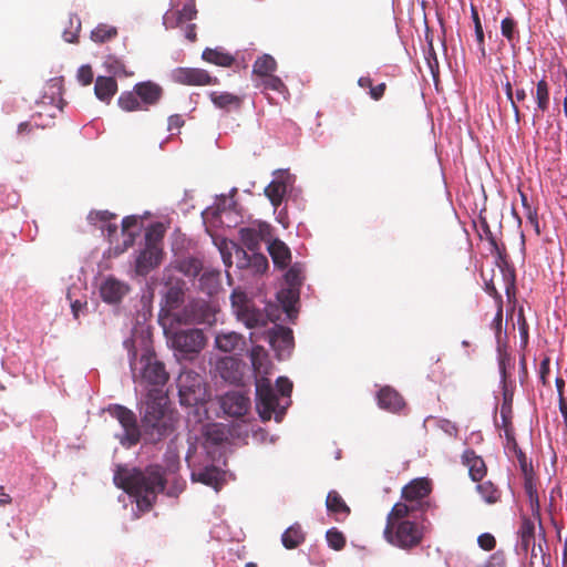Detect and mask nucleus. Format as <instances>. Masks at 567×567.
<instances>
[{
    "label": "nucleus",
    "mask_w": 567,
    "mask_h": 567,
    "mask_svg": "<svg viewBox=\"0 0 567 567\" xmlns=\"http://www.w3.org/2000/svg\"><path fill=\"white\" fill-rule=\"evenodd\" d=\"M78 81L86 86V85H90L92 82H93V71H92V68L90 65H82L80 66V69L78 70Z\"/></svg>",
    "instance_id": "obj_62"
},
{
    "label": "nucleus",
    "mask_w": 567,
    "mask_h": 567,
    "mask_svg": "<svg viewBox=\"0 0 567 567\" xmlns=\"http://www.w3.org/2000/svg\"><path fill=\"white\" fill-rule=\"evenodd\" d=\"M179 402L182 405L195 406L208 399L207 388L200 374L184 370L177 378Z\"/></svg>",
    "instance_id": "obj_10"
},
{
    "label": "nucleus",
    "mask_w": 567,
    "mask_h": 567,
    "mask_svg": "<svg viewBox=\"0 0 567 567\" xmlns=\"http://www.w3.org/2000/svg\"><path fill=\"white\" fill-rule=\"evenodd\" d=\"M184 22L192 21L196 18L197 10L195 8V0H189L181 10H177Z\"/></svg>",
    "instance_id": "obj_61"
},
{
    "label": "nucleus",
    "mask_w": 567,
    "mask_h": 567,
    "mask_svg": "<svg viewBox=\"0 0 567 567\" xmlns=\"http://www.w3.org/2000/svg\"><path fill=\"white\" fill-rule=\"evenodd\" d=\"M178 324H209L215 321V309L204 299L189 300L182 310L172 313Z\"/></svg>",
    "instance_id": "obj_11"
},
{
    "label": "nucleus",
    "mask_w": 567,
    "mask_h": 567,
    "mask_svg": "<svg viewBox=\"0 0 567 567\" xmlns=\"http://www.w3.org/2000/svg\"><path fill=\"white\" fill-rule=\"evenodd\" d=\"M257 87H264L265 90H271L275 92L284 93L286 91V85L281 81L280 78L270 74L264 78H260V80L256 83Z\"/></svg>",
    "instance_id": "obj_49"
},
{
    "label": "nucleus",
    "mask_w": 567,
    "mask_h": 567,
    "mask_svg": "<svg viewBox=\"0 0 567 567\" xmlns=\"http://www.w3.org/2000/svg\"><path fill=\"white\" fill-rule=\"evenodd\" d=\"M300 297V289L295 287H289L281 289L278 295L277 299L282 306L285 312L288 315L289 318H292L293 315H296V305L299 301Z\"/></svg>",
    "instance_id": "obj_31"
},
{
    "label": "nucleus",
    "mask_w": 567,
    "mask_h": 567,
    "mask_svg": "<svg viewBox=\"0 0 567 567\" xmlns=\"http://www.w3.org/2000/svg\"><path fill=\"white\" fill-rule=\"evenodd\" d=\"M164 94L163 87L152 81L136 83L133 91H124L117 99L118 106L125 112L147 111L156 105Z\"/></svg>",
    "instance_id": "obj_4"
},
{
    "label": "nucleus",
    "mask_w": 567,
    "mask_h": 567,
    "mask_svg": "<svg viewBox=\"0 0 567 567\" xmlns=\"http://www.w3.org/2000/svg\"><path fill=\"white\" fill-rule=\"evenodd\" d=\"M117 92V82L113 76H97L94 85L95 96L109 103Z\"/></svg>",
    "instance_id": "obj_28"
},
{
    "label": "nucleus",
    "mask_w": 567,
    "mask_h": 567,
    "mask_svg": "<svg viewBox=\"0 0 567 567\" xmlns=\"http://www.w3.org/2000/svg\"><path fill=\"white\" fill-rule=\"evenodd\" d=\"M230 300L237 319L249 329L262 328L270 321H274V318L266 309L257 308L243 291L234 290Z\"/></svg>",
    "instance_id": "obj_7"
},
{
    "label": "nucleus",
    "mask_w": 567,
    "mask_h": 567,
    "mask_svg": "<svg viewBox=\"0 0 567 567\" xmlns=\"http://www.w3.org/2000/svg\"><path fill=\"white\" fill-rule=\"evenodd\" d=\"M231 193H233L231 196H234L237 193V189L234 188ZM234 205H235V202H234L233 197L227 198L226 196H221L218 199V203L215 207H209L203 212V218L205 221H207L209 219H219V221L223 223L221 218H223L224 214H227V207H230Z\"/></svg>",
    "instance_id": "obj_35"
},
{
    "label": "nucleus",
    "mask_w": 567,
    "mask_h": 567,
    "mask_svg": "<svg viewBox=\"0 0 567 567\" xmlns=\"http://www.w3.org/2000/svg\"><path fill=\"white\" fill-rule=\"evenodd\" d=\"M524 488H525V492H526V494L528 496L533 515L538 520L540 532L544 533L543 526H542V523H540L539 497H538V493H537V488H536V484L534 482L533 475L524 477ZM543 538L545 539V534H543Z\"/></svg>",
    "instance_id": "obj_32"
},
{
    "label": "nucleus",
    "mask_w": 567,
    "mask_h": 567,
    "mask_svg": "<svg viewBox=\"0 0 567 567\" xmlns=\"http://www.w3.org/2000/svg\"><path fill=\"white\" fill-rule=\"evenodd\" d=\"M81 31V20L76 14L69 18V27L63 31V38L69 43H76Z\"/></svg>",
    "instance_id": "obj_48"
},
{
    "label": "nucleus",
    "mask_w": 567,
    "mask_h": 567,
    "mask_svg": "<svg viewBox=\"0 0 567 567\" xmlns=\"http://www.w3.org/2000/svg\"><path fill=\"white\" fill-rule=\"evenodd\" d=\"M256 406L262 421H269L274 416L280 422L286 413V406H280L270 380L264 377L256 382Z\"/></svg>",
    "instance_id": "obj_9"
},
{
    "label": "nucleus",
    "mask_w": 567,
    "mask_h": 567,
    "mask_svg": "<svg viewBox=\"0 0 567 567\" xmlns=\"http://www.w3.org/2000/svg\"><path fill=\"white\" fill-rule=\"evenodd\" d=\"M327 511L333 514L337 519L349 516L350 507L346 504L344 499L337 491H330L326 499Z\"/></svg>",
    "instance_id": "obj_33"
},
{
    "label": "nucleus",
    "mask_w": 567,
    "mask_h": 567,
    "mask_svg": "<svg viewBox=\"0 0 567 567\" xmlns=\"http://www.w3.org/2000/svg\"><path fill=\"white\" fill-rule=\"evenodd\" d=\"M305 269V264L302 262L292 264L285 274L287 286L300 289L306 279Z\"/></svg>",
    "instance_id": "obj_39"
},
{
    "label": "nucleus",
    "mask_w": 567,
    "mask_h": 567,
    "mask_svg": "<svg viewBox=\"0 0 567 567\" xmlns=\"http://www.w3.org/2000/svg\"><path fill=\"white\" fill-rule=\"evenodd\" d=\"M463 461L468 466V473L474 482H480L486 475V465L481 456H477L474 451H465Z\"/></svg>",
    "instance_id": "obj_29"
},
{
    "label": "nucleus",
    "mask_w": 567,
    "mask_h": 567,
    "mask_svg": "<svg viewBox=\"0 0 567 567\" xmlns=\"http://www.w3.org/2000/svg\"><path fill=\"white\" fill-rule=\"evenodd\" d=\"M383 536L393 546L411 549L421 544L424 532L419 523L409 519L393 525H385Z\"/></svg>",
    "instance_id": "obj_8"
},
{
    "label": "nucleus",
    "mask_w": 567,
    "mask_h": 567,
    "mask_svg": "<svg viewBox=\"0 0 567 567\" xmlns=\"http://www.w3.org/2000/svg\"><path fill=\"white\" fill-rule=\"evenodd\" d=\"M206 344V338L200 329L179 330L172 337V346L182 357L193 358Z\"/></svg>",
    "instance_id": "obj_12"
},
{
    "label": "nucleus",
    "mask_w": 567,
    "mask_h": 567,
    "mask_svg": "<svg viewBox=\"0 0 567 567\" xmlns=\"http://www.w3.org/2000/svg\"><path fill=\"white\" fill-rule=\"evenodd\" d=\"M249 406V398L237 391L228 392L221 398V408L230 416H244L248 412Z\"/></svg>",
    "instance_id": "obj_20"
},
{
    "label": "nucleus",
    "mask_w": 567,
    "mask_h": 567,
    "mask_svg": "<svg viewBox=\"0 0 567 567\" xmlns=\"http://www.w3.org/2000/svg\"><path fill=\"white\" fill-rule=\"evenodd\" d=\"M168 398L161 388L151 389L145 401L143 426L157 439L166 436L174 427V417L168 410Z\"/></svg>",
    "instance_id": "obj_3"
},
{
    "label": "nucleus",
    "mask_w": 567,
    "mask_h": 567,
    "mask_svg": "<svg viewBox=\"0 0 567 567\" xmlns=\"http://www.w3.org/2000/svg\"><path fill=\"white\" fill-rule=\"evenodd\" d=\"M168 243L171 248H185V246L188 244V239L186 235L181 230V228L175 227L169 233Z\"/></svg>",
    "instance_id": "obj_57"
},
{
    "label": "nucleus",
    "mask_w": 567,
    "mask_h": 567,
    "mask_svg": "<svg viewBox=\"0 0 567 567\" xmlns=\"http://www.w3.org/2000/svg\"><path fill=\"white\" fill-rule=\"evenodd\" d=\"M117 35L115 27L101 23L91 31V40L95 43H104Z\"/></svg>",
    "instance_id": "obj_43"
},
{
    "label": "nucleus",
    "mask_w": 567,
    "mask_h": 567,
    "mask_svg": "<svg viewBox=\"0 0 567 567\" xmlns=\"http://www.w3.org/2000/svg\"><path fill=\"white\" fill-rule=\"evenodd\" d=\"M504 91H505L507 100L511 103V107H512L513 113H514L515 122L518 124L520 122L522 114H520L518 104L516 103V101L514 99L513 85L509 82V80H506V82L504 83Z\"/></svg>",
    "instance_id": "obj_58"
},
{
    "label": "nucleus",
    "mask_w": 567,
    "mask_h": 567,
    "mask_svg": "<svg viewBox=\"0 0 567 567\" xmlns=\"http://www.w3.org/2000/svg\"><path fill=\"white\" fill-rule=\"evenodd\" d=\"M378 404L381 409L390 412L401 411L405 403L401 394L391 386H383L377 395Z\"/></svg>",
    "instance_id": "obj_25"
},
{
    "label": "nucleus",
    "mask_w": 567,
    "mask_h": 567,
    "mask_svg": "<svg viewBox=\"0 0 567 567\" xmlns=\"http://www.w3.org/2000/svg\"><path fill=\"white\" fill-rule=\"evenodd\" d=\"M267 340L280 360L287 358L295 346L292 330L279 324L267 331Z\"/></svg>",
    "instance_id": "obj_17"
},
{
    "label": "nucleus",
    "mask_w": 567,
    "mask_h": 567,
    "mask_svg": "<svg viewBox=\"0 0 567 567\" xmlns=\"http://www.w3.org/2000/svg\"><path fill=\"white\" fill-rule=\"evenodd\" d=\"M244 342L241 334L230 331L216 336V347L224 352H231Z\"/></svg>",
    "instance_id": "obj_36"
},
{
    "label": "nucleus",
    "mask_w": 567,
    "mask_h": 567,
    "mask_svg": "<svg viewBox=\"0 0 567 567\" xmlns=\"http://www.w3.org/2000/svg\"><path fill=\"white\" fill-rule=\"evenodd\" d=\"M107 412L120 422L124 430L122 442H126L130 446L138 443L141 432L133 411L123 405L113 404L109 406Z\"/></svg>",
    "instance_id": "obj_13"
},
{
    "label": "nucleus",
    "mask_w": 567,
    "mask_h": 567,
    "mask_svg": "<svg viewBox=\"0 0 567 567\" xmlns=\"http://www.w3.org/2000/svg\"><path fill=\"white\" fill-rule=\"evenodd\" d=\"M523 207L525 209V215L528 221L535 227L536 231H538V216L537 210L532 207L528 203L527 195L523 192H519Z\"/></svg>",
    "instance_id": "obj_56"
},
{
    "label": "nucleus",
    "mask_w": 567,
    "mask_h": 567,
    "mask_svg": "<svg viewBox=\"0 0 567 567\" xmlns=\"http://www.w3.org/2000/svg\"><path fill=\"white\" fill-rule=\"evenodd\" d=\"M267 360V353L260 346H255L250 351V361L254 370L258 373H267L265 368V361Z\"/></svg>",
    "instance_id": "obj_47"
},
{
    "label": "nucleus",
    "mask_w": 567,
    "mask_h": 567,
    "mask_svg": "<svg viewBox=\"0 0 567 567\" xmlns=\"http://www.w3.org/2000/svg\"><path fill=\"white\" fill-rule=\"evenodd\" d=\"M282 545L287 549H293L305 542V534L299 525H292L281 536Z\"/></svg>",
    "instance_id": "obj_40"
},
{
    "label": "nucleus",
    "mask_w": 567,
    "mask_h": 567,
    "mask_svg": "<svg viewBox=\"0 0 567 567\" xmlns=\"http://www.w3.org/2000/svg\"><path fill=\"white\" fill-rule=\"evenodd\" d=\"M514 451H515L516 457L518 460L520 471L524 474V477L533 475L532 463L528 462L525 453L520 449H518V446L516 449H514Z\"/></svg>",
    "instance_id": "obj_60"
},
{
    "label": "nucleus",
    "mask_w": 567,
    "mask_h": 567,
    "mask_svg": "<svg viewBox=\"0 0 567 567\" xmlns=\"http://www.w3.org/2000/svg\"><path fill=\"white\" fill-rule=\"evenodd\" d=\"M143 219V229L137 244H144V248H161L167 231L171 229V219L151 221L145 224Z\"/></svg>",
    "instance_id": "obj_16"
},
{
    "label": "nucleus",
    "mask_w": 567,
    "mask_h": 567,
    "mask_svg": "<svg viewBox=\"0 0 567 567\" xmlns=\"http://www.w3.org/2000/svg\"><path fill=\"white\" fill-rule=\"evenodd\" d=\"M193 481L200 482L218 491L221 486L223 474L216 466H207L192 474Z\"/></svg>",
    "instance_id": "obj_30"
},
{
    "label": "nucleus",
    "mask_w": 567,
    "mask_h": 567,
    "mask_svg": "<svg viewBox=\"0 0 567 567\" xmlns=\"http://www.w3.org/2000/svg\"><path fill=\"white\" fill-rule=\"evenodd\" d=\"M415 511H419L415 505L405 501L399 502L394 504L392 509L389 512L385 525H393L395 523L409 520L408 517Z\"/></svg>",
    "instance_id": "obj_34"
},
{
    "label": "nucleus",
    "mask_w": 567,
    "mask_h": 567,
    "mask_svg": "<svg viewBox=\"0 0 567 567\" xmlns=\"http://www.w3.org/2000/svg\"><path fill=\"white\" fill-rule=\"evenodd\" d=\"M289 175L279 173L278 176L265 188V195L275 208H278L287 193Z\"/></svg>",
    "instance_id": "obj_23"
},
{
    "label": "nucleus",
    "mask_w": 567,
    "mask_h": 567,
    "mask_svg": "<svg viewBox=\"0 0 567 567\" xmlns=\"http://www.w3.org/2000/svg\"><path fill=\"white\" fill-rule=\"evenodd\" d=\"M203 60L208 63H213L219 66H230L233 65L235 59L228 52H225L219 49H205L202 54Z\"/></svg>",
    "instance_id": "obj_37"
},
{
    "label": "nucleus",
    "mask_w": 567,
    "mask_h": 567,
    "mask_svg": "<svg viewBox=\"0 0 567 567\" xmlns=\"http://www.w3.org/2000/svg\"><path fill=\"white\" fill-rule=\"evenodd\" d=\"M432 492V484L429 478L421 477L412 480L402 488V498L416 506L421 512H425L430 507L426 499Z\"/></svg>",
    "instance_id": "obj_14"
},
{
    "label": "nucleus",
    "mask_w": 567,
    "mask_h": 567,
    "mask_svg": "<svg viewBox=\"0 0 567 567\" xmlns=\"http://www.w3.org/2000/svg\"><path fill=\"white\" fill-rule=\"evenodd\" d=\"M223 259L235 258L236 265L240 269H246L250 266V259L256 250H220Z\"/></svg>",
    "instance_id": "obj_44"
},
{
    "label": "nucleus",
    "mask_w": 567,
    "mask_h": 567,
    "mask_svg": "<svg viewBox=\"0 0 567 567\" xmlns=\"http://www.w3.org/2000/svg\"><path fill=\"white\" fill-rule=\"evenodd\" d=\"M476 491L487 504H495L501 501L502 493L491 481L477 484Z\"/></svg>",
    "instance_id": "obj_42"
},
{
    "label": "nucleus",
    "mask_w": 567,
    "mask_h": 567,
    "mask_svg": "<svg viewBox=\"0 0 567 567\" xmlns=\"http://www.w3.org/2000/svg\"><path fill=\"white\" fill-rule=\"evenodd\" d=\"M172 80L182 85L205 86L218 84V79L206 70L198 68H176L172 71Z\"/></svg>",
    "instance_id": "obj_15"
},
{
    "label": "nucleus",
    "mask_w": 567,
    "mask_h": 567,
    "mask_svg": "<svg viewBox=\"0 0 567 567\" xmlns=\"http://www.w3.org/2000/svg\"><path fill=\"white\" fill-rule=\"evenodd\" d=\"M512 403L505 399L501 406L502 426H512Z\"/></svg>",
    "instance_id": "obj_63"
},
{
    "label": "nucleus",
    "mask_w": 567,
    "mask_h": 567,
    "mask_svg": "<svg viewBox=\"0 0 567 567\" xmlns=\"http://www.w3.org/2000/svg\"><path fill=\"white\" fill-rule=\"evenodd\" d=\"M163 259V250H140L135 260V271L140 276H146L155 267H157Z\"/></svg>",
    "instance_id": "obj_24"
},
{
    "label": "nucleus",
    "mask_w": 567,
    "mask_h": 567,
    "mask_svg": "<svg viewBox=\"0 0 567 567\" xmlns=\"http://www.w3.org/2000/svg\"><path fill=\"white\" fill-rule=\"evenodd\" d=\"M114 483L134 498L140 512L146 513L154 507L157 496L165 489V471L159 465H150L144 470L118 467Z\"/></svg>",
    "instance_id": "obj_1"
},
{
    "label": "nucleus",
    "mask_w": 567,
    "mask_h": 567,
    "mask_svg": "<svg viewBox=\"0 0 567 567\" xmlns=\"http://www.w3.org/2000/svg\"><path fill=\"white\" fill-rule=\"evenodd\" d=\"M496 264L502 272L505 291L509 296L515 288L516 275L514 266L509 264L507 250H496Z\"/></svg>",
    "instance_id": "obj_26"
},
{
    "label": "nucleus",
    "mask_w": 567,
    "mask_h": 567,
    "mask_svg": "<svg viewBox=\"0 0 567 567\" xmlns=\"http://www.w3.org/2000/svg\"><path fill=\"white\" fill-rule=\"evenodd\" d=\"M474 226L481 241L487 244L491 248H505L501 238V225L494 224L492 227L486 210L481 212L478 219L474 221Z\"/></svg>",
    "instance_id": "obj_18"
},
{
    "label": "nucleus",
    "mask_w": 567,
    "mask_h": 567,
    "mask_svg": "<svg viewBox=\"0 0 567 567\" xmlns=\"http://www.w3.org/2000/svg\"><path fill=\"white\" fill-rule=\"evenodd\" d=\"M152 216L150 212L124 216L121 220V228L116 223L117 215L107 209H92L86 216L91 226L100 229L102 236L115 248H132L137 245L143 229V219Z\"/></svg>",
    "instance_id": "obj_2"
},
{
    "label": "nucleus",
    "mask_w": 567,
    "mask_h": 567,
    "mask_svg": "<svg viewBox=\"0 0 567 567\" xmlns=\"http://www.w3.org/2000/svg\"><path fill=\"white\" fill-rule=\"evenodd\" d=\"M329 546L334 550H341L346 545L344 535L336 528H331L326 534Z\"/></svg>",
    "instance_id": "obj_52"
},
{
    "label": "nucleus",
    "mask_w": 567,
    "mask_h": 567,
    "mask_svg": "<svg viewBox=\"0 0 567 567\" xmlns=\"http://www.w3.org/2000/svg\"><path fill=\"white\" fill-rule=\"evenodd\" d=\"M130 286L113 276L106 277L100 286V296L109 305H117L128 293Z\"/></svg>",
    "instance_id": "obj_19"
},
{
    "label": "nucleus",
    "mask_w": 567,
    "mask_h": 567,
    "mask_svg": "<svg viewBox=\"0 0 567 567\" xmlns=\"http://www.w3.org/2000/svg\"><path fill=\"white\" fill-rule=\"evenodd\" d=\"M185 23L177 10H169L163 16V24L166 29H175Z\"/></svg>",
    "instance_id": "obj_59"
},
{
    "label": "nucleus",
    "mask_w": 567,
    "mask_h": 567,
    "mask_svg": "<svg viewBox=\"0 0 567 567\" xmlns=\"http://www.w3.org/2000/svg\"><path fill=\"white\" fill-rule=\"evenodd\" d=\"M516 28H517V23L511 17L503 19L501 22L502 35L504 38H506L509 42H513L516 38V34H517Z\"/></svg>",
    "instance_id": "obj_55"
},
{
    "label": "nucleus",
    "mask_w": 567,
    "mask_h": 567,
    "mask_svg": "<svg viewBox=\"0 0 567 567\" xmlns=\"http://www.w3.org/2000/svg\"><path fill=\"white\" fill-rule=\"evenodd\" d=\"M238 238L246 248H288V246L278 238L275 228L267 221L252 220L249 224L239 227Z\"/></svg>",
    "instance_id": "obj_5"
},
{
    "label": "nucleus",
    "mask_w": 567,
    "mask_h": 567,
    "mask_svg": "<svg viewBox=\"0 0 567 567\" xmlns=\"http://www.w3.org/2000/svg\"><path fill=\"white\" fill-rule=\"evenodd\" d=\"M136 353L132 352L131 369L134 382L141 385L163 386L168 381V373L163 362L158 361L155 353L147 351L140 359L141 371L136 373L135 360Z\"/></svg>",
    "instance_id": "obj_6"
},
{
    "label": "nucleus",
    "mask_w": 567,
    "mask_h": 567,
    "mask_svg": "<svg viewBox=\"0 0 567 567\" xmlns=\"http://www.w3.org/2000/svg\"><path fill=\"white\" fill-rule=\"evenodd\" d=\"M477 543L484 550H492L496 546V539L492 534L485 533L478 536Z\"/></svg>",
    "instance_id": "obj_64"
},
{
    "label": "nucleus",
    "mask_w": 567,
    "mask_h": 567,
    "mask_svg": "<svg viewBox=\"0 0 567 567\" xmlns=\"http://www.w3.org/2000/svg\"><path fill=\"white\" fill-rule=\"evenodd\" d=\"M186 284L184 280L177 279L167 284V290L164 296L165 310L172 317L173 311L177 310L184 302Z\"/></svg>",
    "instance_id": "obj_21"
},
{
    "label": "nucleus",
    "mask_w": 567,
    "mask_h": 567,
    "mask_svg": "<svg viewBox=\"0 0 567 567\" xmlns=\"http://www.w3.org/2000/svg\"><path fill=\"white\" fill-rule=\"evenodd\" d=\"M276 60L269 54H264L255 61L252 72L255 75L264 78L272 74L276 71Z\"/></svg>",
    "instance_id": "obj_41"
},
{
    "label": "nucleus",
    "mask_w": 567,
    "mask_h": 567,
    "mask_svg": "<svg viewBox=\"0 0 567 567\" xmlns=\"http://www.w3.org/2000/svg\"><path fill=\"white\" fill-rule=\"evenodd\" d=\"M246 269H249L255 274L265 272L268 269L267 257L259 250H256V252L252 254V257L250 259V266H248Z\"/></svg>",
    "instance_id": "obj_51"
},
{
    "label": "nucleus",
    "mask_w": 567,
    "mask_h": 567,
    "mask_svg": "<svg viewBox=\"0 0 567 567\" xmlns=\"http://www.w3.org/2000/svg\"><path fill=\"white\" fill-rule=\"evenodd\" d=\"M272 258L275 267L286 268L291 262V250H268Z\"/></svg>",
    "instance_id": "obj_54"
},
{
    "label": "nucleus",
    "mask_w": 567,
    "mask_h": 567,
    "mask_svg": "<svg viewBox=\"0 0 567 567\" xmlns=\"http://www.w3.org/2000/svg\"><path fill=\"white\" fill-rule=\"evenodd\" d=\"M534 97L536 102V109L533 115V124L535 125L536 122L540 118L539 112L545 113L548 111L550 104L549 84L545 78L536 83Z\"/></svg>",
    "instance_id": "obj_27"
},
{
    "label": "nucleus",
    "mask_w": 567,
    "mask_h": 567,
    "mask_svg": "<svg viewBox=\"0 0 567 567\" xmlns=\"http://www.w3.org/2000/svg\"><path fill=\"white\" fill-rule=\"evenodd\" d=\"M535 520L532 519L530 517L523 516L518 529V535L520 538L519 546L525 554L530 551L532 558L537 557V554L535 553Z\"/></svg>",
    "instance_id": "obj_22"
},
{
    "label": "nucleus",
    "mask_w": 567,
    "mask_h": 567,
    "mask_svg": "<svg viewBox=\"0 0 567 567\" xmlns=\"http://www.w3.org/2000/svg\"><path fill=\"white\" fill-rule=\"evenodd\" d=\"M206 443L212 445H220L227 441V432L219 424H212L206 426L204 432Z\"/></svg>",
    "instance_id": "obj_45"
},
{
    "label": "nucleus",
    "mask_w": 567,
    "mask_h": 567,
    "mask_svg": "<svg viewBox=\"0 0 567 567\" xmlns=\"http://www.w3.org/2000/svg\"><path fill=\"white\" fill-rule=\"evenodd\" d=\"M209 96L214 105L219 109H238L241 104V99L239 96L228 92H212Z\"/></svg>",
    "instance_id": "obj_38"
},
{
    "label": "nucleus",
    "mask_w": 567,
    "mask_h": 567,
    "mask_svg": "<svg viewBox=\"0 0 567 567\" xmlns=\"http://www.w3.org/2000/svg\"><path fill=\"white\" fill-rule=\"evenodd\" d=\"M176 268L187 277H196L202 271V262L199 259L189 257L177 261Z\"/></svg>",
    "instance_id": "obj_46"
},
{
    "label": "nucleus",
    "mask_w": 567,
    "mask_h": 567,
    "mask_svg": "<svg viewBox=\"0 0 567 567\" xmlns=\"http://www.w3.org/2000/svg\"><path fill=\"white\" fill-rule=\"evenodd\" d=\"M471 14H472V19H473L474 27H475V37H476V41L480 47L481 55H482V58H485L486 51H485V45H484V31H483V27H482L481 19H480L478 11H477L476 7H474V6L471 7Z\"/></svg>",
    "instance_id": "obj_50"
},
{
    "label": "nucleus",
    "mask_w": 567,
    "mask_h": 567,
    "mask_svg": "<svg viewBox=\"0 0 567 567\" xmlns=\"http://www.w3.org/2000/svg\"><path fill=\"white\" fill-rule=\"evenodd\" d=\"M104 65L106 70L114 76L128 75L125 69V64L115 56H107V59L104 62Z\"/></svg>",
    "instance_id": "obj_53"
}]
</instances>
